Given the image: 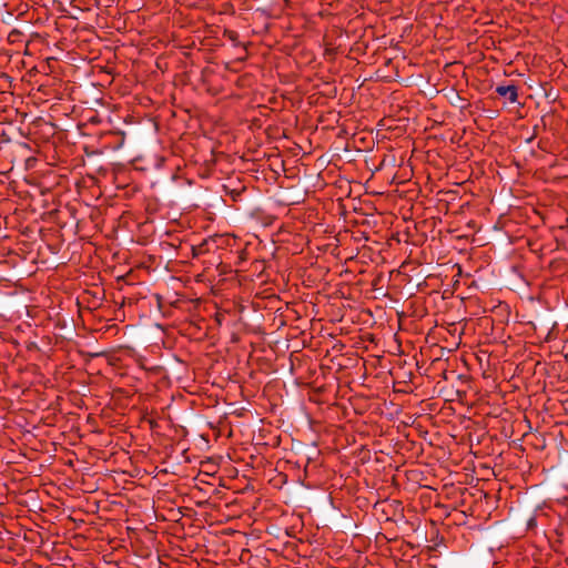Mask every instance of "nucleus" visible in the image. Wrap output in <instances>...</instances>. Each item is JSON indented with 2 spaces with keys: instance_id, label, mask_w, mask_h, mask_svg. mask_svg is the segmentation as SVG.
I'll return each instance as SVG.
<instances>
[{
  "instance_id": "f257e3e1",
  "label": "nucleus",
  "mask_w": 568,
  "mask_h": 568,
  "mask_svg": "<svg viewBox=\"0 0 568 568\" xmlns=\"http://www.w3.org/2000/svg\"><path fill=\"white\" fill-rule=\"evenodd\" d=\"M496 93L506 98L509 103H515L518 100V88L515 84L498 85L496 88Z\"/></svg>"
}]
</instances>
